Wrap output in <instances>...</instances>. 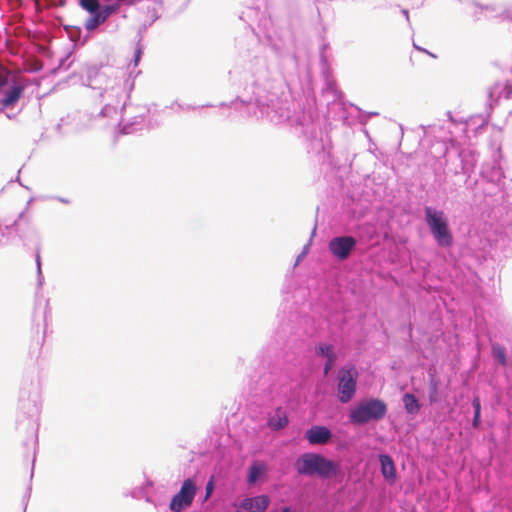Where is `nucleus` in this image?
<instances>
[{
	"mask_svg": "<svg viewBox=\"0 0 512 512\" xmlns=\"http://www.w3.org/2000/svg\"><path fill=\"white\" fill-rule=\"evenodd\" d=\"M294 467L299 475H317L324 479L332 478L340 472V465L338 463L314 452L302 454L295 461Z\"/></svg>",
	"mask_w": 512,
	"mask_h": 512,
	"instance_id": "obj_1",
	"label": "nucleus"
},
{
	"mask_svg": "<svg viewBox=\"0 0 512 512\" xmlns=\"http://www.w3.org/2000/svg\"><path fill=\"white\" fill-rule=\"evenodd\" d=\"M387 413L386 404L380 399L362 401L349 412V420L353 424L363 425L372 420H380Z\"/></svg>",
	"mask_w": 512,
	"mask_h": 512,
	"instance_id": "obj_2",
	"label": "nucleus"
},
{
	"mask_svg": "<svg viewBox=\"0 0 512 512\" xmlns=\"http://www.w3.org/2000/svg\"><path fill=\"white\" fill-rule=\"evenodd\" d=\"M425 218L436 242L442 247H450L453 244V236L444 213L442 211H435L431 207H426Z\"/></svg>",
	"mask_w": 512,
	"mask_h": 512,
	"instance_id": "obj_3",
	"label": "nucleus"
},
{
	"mask_svg": "<svg viewBox=\"0 0 512 512\" xmlns=\"http://www.w3.org/2000/svg\"><path fill=\"white\" fill-rule=\"evenodd\" d=\"M79 5L91 15L84 23L87 31H94L119 7L117 4L101 6L99 0H79Z\"/></svg>",
	"mask_w": 512,
	"mask_h": 512,
	"instance_id": "obj_4",
	"label": "nucleus"
},
{
	"mask_svg": "<svg viewBox=\"0 0 512 512\" xmlns=\"http://www.w3.org/2000/svg\"><path fill=\"white\" fill-rule=\"evenodd\" d=\"M358 372L354 367L342 368L338 373V399L341 403H348L355 396Z\"/></svg>",
	"mask_w": 512,
	"mask_h": 512,
	"instance_id": "obj_5",
	"label": "nucleus"
},
{
	"mask_svg": "<svg viewBox=\"0 0 512 512\" xmlns=\"http://www.w3.org/2000/svg\"><path fill=\"white\" fill-rule=\"evenodd\" d=\"M196 494V485L191 479H186L180 491L174 495L170 502V509L174 512H180L184 508L189 507Z\"/></svg>",
	"mask_w": 512,
	"mask_h": 512,
	"instance_id": "obj_6",
	"label": "nucleus"
},
{
	"mask_svg": "<svg viewBox=\"0 0 512 512\" xmlns=\"http://www.w3.org/2000/svg\"><path fill=\"white\" fill-rule=\"evenodd\" d=\"M357 241L352 236H340L333 238L329 244V251L338 260H346L355 249Z\"/></svg>",
	"mask_w": 512,
	"mask_h": 512,
	"instance_id": "obj_7",
	"label": "nucleus"
},
{
	"mask_svg": "<svg viewBox=\"0 0 512 512\" xmlns=\"http://www.w3.org/2000/svg\"><path fill=\"white\" fill-rule=\"evenodd\" d=\"M331 437V431L325 426H313L305 433V438L312 445L326 444Z\"/></svg>",
	"mask_w": 512,
	"mask_h": 512,
	"instance_id": "obj_8",
	"label": "nucleus"
},
{
	"mask_svg": "<svg viewBox=\"0 0 512 512\" xmlns=\"http://www.w3.org/2000/svg\"><path fill=\"white\" fill-rule=\"evenodd\" d=\"M270 504L267 495H260L253 498H247L241 503V508L249 512H264Z\"/></svg>",
	"mask_w": 512,
	"mask_h": 512,
	"instance_id": "obj_9",
	"label": "nucleus"
},
{
	"mask_svg": "<svg viewBox=\"0 0 512 512\" xmlns=\"http://www.w3.org/2000/svg\"><path fill=\"white\" fill-rule=\"evenodd\" d=\"M25 86L21 84L13 85L6 93L4 98L0 100L2 108L13 107L23 96Z\"/></svg>",
	"mask_w": 512,
	"mask_h": 512,
	"instance_id": "obj_10",
	"label": "nucleus"
},
{
	"mask_svg": "<svg viewBox=\"0 0 512 512\" xmlns=\"http://www.w3.org/2000/svg\"><path fill=\"white\" fill-rule=\"evenodd\" d=\"M316 353L328 358V361H326L324 365V375H327L334 366L336 360V354L333 351V346L330 344H319L316 347Z\"/></svg>",
	"mask_w": 512,
	"mask_h": 512,
	"instance_id": "obj_11",
	"label": "nucleus"
},
{
	"mask_svg": "<svg viewBox=\"0 0 512 512\" xmlns=\"http://www.w3.org/2000/svg\"><path fill=\"white\" fill-rule=\"evenodd\" d=\"M381 463V472L385 479L394 481L396 478V468L392 458L389 455L382 454L379 456Z\"/></svg>",
	"mask_w": 512,
	"mask_h": 512,
	"instance_id": "obj_12",
	"label": "nucleus"
},
{
	"mask_svg": "<svg viewBox=\"0 0 512 512\" xmlns=\"http://www.w3.org/2000/svg\"><path fill=\"white\" fill-rule=\"evenodd\" d=\"M267 466L263 462L255 461L251 464L248 474L249 484H254L256 481L265 474Z\"/></svg>",
	"mask_w": 512,
	"mask_h": 512,
	"instance_id": "obj_13",
	"label": "nucleus"
},
{
	"mask_svg": "<svg viewBox=\"0 0 512 512\" xmlns=\"http://www.w3.org/2000/svg\"><path fill=\"white\" fill-rule=\"evenodd\" d=\"M288 423L287 417L281 409H277L275 414L270 417L268 426L274 430L284 428Z\"/></svg>",
	"mask_w": 512,
	"mask_h": 512,
	"instance_id": "obj_14",
	"label": "nucleus"
},
{
	"mask_svg": "<svg viewBox=\"0 0 512 512\" xmlns=\"http://www.w3.org/2000/svg\"><path fill=\"white\" fill-rule=\"evenodd\" d=\"M402 400L407 413L417 414L420 411V404L413 394H404Z\"/></svg>",
	"mask_w": 512,
	"mask_h": 512,
	"instance_id": "obj_15",
	"label": "nucleus"
},
{
	"mask_svg": "<svg viewBox=\"0 0 512 512\" xmlns=\"http://www.w3.org/2000/svg\"><path fill=\"white\" fill-rule=\"evenodd\" d=\"M439 400V382L431 377L429 381V401L431 404L436 403Z\"/></svg>",
	"mask_w": 512,
	"mask_h": 512,
	"instance_id": "obj_16",
	"label": "nucleus"
},
{
	"mask_svg": "<svg viewBox=\"0 0 512 512\" xmlns=\"http://www.w3.org/2000/svg\"><path fill=\"white\" fill-rule=\"evenodd\" d=\"M493 355L499 360V362L505 366L507 364L505 349L500 345L492 346Z\"/></svg>",
	"mask_w": 512,
	"mask_h": 512,
	"instance_id": "obj_17",
	"label": "nucleus"
},
{
	"mask_svg": "<svg viewBox=\"0 0 512 512\" xmlns=\"http://www.w3.org/2000/svg\"><path fill=\"white\" fill-rule=\"evenodd\" d=\"M474 413L481 414V403L479 397H475L472 401Z\"/></svg>",
	"mask_w": 512,
	"mask_h": 512,
	"instance_id": "obj_18",
	"label": "nucleus"
},
{
	"mask_svg": "<svg viewBox=\"0 0 512 512\" xmlns=\"http://www.w3.org/2000/svg\"><path fill=\"white\" fill-rule=\"evenodd\" d=\"M8 72L4 69H0V88L7 83Z\"/></svg>",
	"mask_w": 512,
	"mask_h": 512,
	"instance_id": "obj_19",
	"label": "nucleus"
},
{
	"mask_svg": "<svg viewBox=\"0 0 512 512\" xmlns=\"http://www.w3.org/2000/svg\"><path fill=\"white\" fill-rule=\"evenodd\" d=\"M141 54H142V50L141 48L139 47V45H137L136 49H135V54H134V65L137 66L139 61H140V57H141Z\"/></svg>",
	"mask_w": 512,
	"mask_h": 512,
	"instance_id": "obj_20",
	"label": "nucleus"
},
{
	"mask_svg": "<svg viewBox=\"0 0 512 512\" xmlns=\"http://www.w3.org/2000/svg\"><path fill=\"white\" fill-rule=\"evenodd\" d=\"M480 422H481L480 414L474 413L473 422H472L473 427H475V428L479 427Z\"/></svg>",
	"mask_w": 512,
	"mask_h": 512,
	"instance_id": "obj_21",
	"label": "nucleus"
},
{
	"mask_svg": "<svg viewBox=\"0 0 512 512\" xmlns=\"http://www.w3.org/2000/svg\"><path fill=\"white\" fill-rule=\"evenodd\" d=\"M69 33H70L71 39H72V40H75L76 38H78V37H79V35H80V30H79V28H74V29H72Z\"/></svg>",
	"mask_w": 512,
	"mask_h": 512,
	"instance_id": "obj_22",
	"label": "nucleus"
},
{
	"mask_svg": "<svg viewBox=\"0 0 512 512\" xmlns=\"http://www.w3.org/2000/svg\"><path fill=\"white\" fill-rule=\"evenodd\" d=\"M212 489H213V483L212 481L208 482L207 486H206V495L207 497L210 495V493L212 492Z\"/></svg>",
	"mask_w": 512,
	"mask_h": 512,
	"instance_id": "obj_23",
	"label": "nucleus"
},
{
	"mask_svg": "<svg viewBox=\"0 0 512 512\" xmlns=\"http://www.w3.org/2000/svg\"><path fill=\"white\" fill-rule=\"evenodd\" d=\"M282 512H292V511L289 507H285L284 509H282Z\"/></svg>",
	"mask_w": 512,
	"mask_h": 512,
	"instance_id": "obj_24",
	"label": "nucleus"
}]
</instances>
